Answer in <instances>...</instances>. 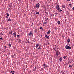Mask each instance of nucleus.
Wrapping results in <instances>:
<instances>
[{"mask_svg":"<svg viewBox=\"0 0 74 74\" xmlns=\"http://www.w3.org/2000/svg\"><path fill=\"white\" fill-rule=\"evenodd\" d=\"M53 48L56 52L58 51L59 50H58V49L57 48V46H56V45H55L53 46Z\"/></svg>","mask_w":74,"mask_h":74,"instance_id":"1","label":"nucleus"},{"mask_svg":"<svg viewBox=\"0 0 74 74\" xmlns=\"http://www.w3.org/2000/svg\"><path fill=\"white\" fill-rule=\"evenodd\" d=\"M56 9L58 11H59L60 12H62V10L60 8L59 5H57L56 6Z\"/></svg>","mask_w":74,"mask_h":74,"instance_id":"2","label":"nucleus"},{"mask_svg":"<svg viewBox=\"0 0 74 74\" xmlns=\"http://www.w3.org/2000/svg\"><path fill=\"white\" fill-rule=\"evenodd\" d=\"M60 56V52H59L57 51L56 52V56L57 57V58H59Z\"/></svg>","mask_w":74,"mask_h":74,"instance_id":"3","label":"nucleus"},{"mask_svg":"<svg viewBox=\"0 0 74 74\" xmlns=\"http://www.w3.org/2000/svg\"><path fill=\"white\" fill-rule=\"evenodd\" d=\"M28 36H31V37H33V33L32 32V31H30L29 32Z\"/></svg>","mask_w":74,"mask_h":74,"instance_id":"4","label":"nucleus"},{"mask_svg":"<svg viewBox=\"0 0 74 74\" xmlns=\"http://www.w3.org/2000/svg\"><path fill=\"white\" fill-rule=\"evenodd\" d=\"M65 48H66V49H71V47L70 46H69L68 45H66L65 46Z\"/></svg>","mask_w":74,"mask_h":74,"instance_id":"5","label":"nucleus"},{"mask_svg":"<svg viewBox=\"0 0 74 74\" xmlns=\"http://www.w3.org/2000/svg\"><path fill=\"white\" fill-rule=\"evenodd\" d=\"M40 6V4L39 3H38L36 4V8L37 9H38L39 8V7Z\"/></svg>","mask_w":74,"mask_h":74,"instance_id":"6","label":"nucleus"},{"mask_svg":"<svg viewBox=\"0 0 74 74\" xmlns=\"http://www.w3.org/2000/svg\"><path fill=\"white\" fill-rule=\"evenodd\" d=\"M16 32H14L13 33V36L14 37L16 38Z\"/></svg>","mask_w":74,"mask_h":74,"instance_id":"7","label":"nucleus"},{"mask_svg":"<svg viewBox=\"0 0 74 74\" xmlns=\"http://www.w3.org/2000/svg\"><path fill=\"white\" fill-rule=\"evenodd\" d=\"M45 37L47 38V39H49V37L47 36V35H45Z\"/></svg>","mask_w":74,"mask_h":74,"instance_id":"8","label":"nucleus"},{"mask_svg":"<svg viewBox=\"0 0 74 74\" xmlns=\"http://www.w3.org/2000/svg\"><path fill=\"white\" fill-rule=\"evenodd\" d=\"M6 18H8V16H9V15H10V14L8 13H7L6 14Z\"/></svg>","mask_w":74,"mask_h":74,"instance_id":"9","label":"nucleus"},{"mask_svg":"<svg viewBox=\"0 0 74 74\" xmlns=\"http://www.w3.org/2000/svg\"><path fill=\"white\" fill-rule=\"evenodd\" d=\"M63 60V58L62 57H60V58L59 60H60V63L61 61H62Z\"/></svg>","mask_w":74,"mask_h":74,"instance_id":"10","label":"nucleus"},{"mask_svg":"<svg viewBox=\"0 0 74 74\" xmlns=\"http://www.w3.org/2000/svg\"><path fill=\"white\" fill-rule=\"evenodd\" d=\"M67 41L68 43H69L70 42V39L68 38L67 40Z\"/></svg>","mask_w":74,"mask_h":74,"instance_id":"11","label":"nucleus"},{"mask_svg":"<svg viewBox=\"0 0 74 74\" xmlns=\"http://www.w3.org/2000/svg\"><path fill=\"white\" fill-rule=\"evenodd\" d=\"M39 46V44H37L36 45V48H38V46Z\"/></svg>","mask_w":74,"mask_h":74,"instance_id":"12","label":"nucleus"},{"mask_svg":"<svg viewBox=\"0 0 74 74\" xmlns=\"http://www.w3.org/2000/svg\"><path fill=\"white\" fill-rule=\"evenodd\" d=\"M51 33V31L50 30L48 31V32H47V34L48 35Z\"/></svg>","mask_w":74,"mask_h":74,"instance_id":"13","label":"nucleus"},{"mask_svg":"<svg viewBox=\"0 0 74 74\" xmlns=\"http://www.w3.org/2000/svg\"><path fill=\"white\" fill-rule=\"evenodd\" d=\"M62 8H66V6L65 5H63L62 6Z\"/></svg>","mask_w":74,"mask_h":74,"instance_id":"14","label":"nucleus"},{"mask_svg":"<svg viewBox=\"0 0 74 74\" xmlns=\"http://www.w3.org/2000/svg\"><path fill=\"white\" fill-rule=\"evenodd\" d=\"M29 41H30V40H29V39H28V40L27 41L26 43H27V44H28V43L29 42Z\"/></svg>","mask_w":74,"mask_h":74,"instance_id":"15","label":"nucleus"},{"mask_svg":"<svg viewBox=\"0 0 74 74\" xmlns=\"http://www.w3.org/2000/svg\"><path fill=\"white\" fill-rule=\"evenodd\" d=\"M57 23H58V24L59 25V24H60V21H58L57 22Z\"/></svg>","mask_w":74,"mask_h":74,"instance_id":"16","label":"nucleus"},{"mask_svg":"<svg viewBox=\"0 0 74 74\" xmlns=\"http://www.w3.org/2000/svg\"><path fill=\"white\" fill-rule=\"evenodd\" d=\"M45 12L46 14H45L46 15H48V12L45 11Z\"/></svg>","mask_w":74,"mask_h":74,"instance_id":"17","label":"nucleus"},{"mask_svg":"<svg viewBox=\"0 0 74 74\" xmlns=\"http://www.w3.org/2000/svg\"><path fill=\"white\" fill-rule=\"evenodd\" d=\"M14 72H15V71H11V73H12V74H14Z\"/></svg>","mask_w":74,"mask_h":74,"instance_id":"18","label":"nucleus"},{"mask_svg":"<svg viewBox=\"0 0 74 74\" xmlns=\"http://www.w3.org/2000/svg\"><path fill=\"white\" fill-rule=\"evenodd\" d=\"M48 18H47L45 19V21H48Z\"/></svg>","mask_w":74,"mask_h":74,"instance_id":"19","label":"nucleus"},{"mask_svg":"<svg viewBox=\"0 0 74 74\" xmlns=\"http://www.w3.org/2000/svg\"><path fill=\"white\" fill-rule=\"evenodd\" d=\"M36 14H38V15L40 14V12H36Z\"/></svg>","mask_w":74,"mask_h":74,"instance_id":"20","label":"nucleus"},{"mask_svg":"<svg viewBox=\"0 0 74 74\" xmlns=\"http://www.w3.org/2000/svg\"><path fill=\"white\" fill-rule=\"evenodd\" d=\"M38 30L37 29H35V32L36 33V32H37Z\"/></svg>","mask_w":74,"mask_h":74,"instance_id":"21","label":"nucleus"},{"mask_svg":"<svg viewBox=\"0 0 74 74\" xmlns=\"http://www.w3.org/2000/svg\"><path fill=\"white\" fill-rule=\"evenodd\" d=\"M67 58V56H65L63 57L64 59H66V58Z\"/></svg>","mask_w":74,"mask_h":74,"instance_id":"22","label":"nucleus"},{"mask_svg":"<svg viewBox=\"0 0 74 74\" xmlns=\"http://www.w3.org/2000/svg\"><path fill=\"white\" fill-rule=\"evenodd\" d=\"M9 34H12V31H11V32H9Z\"/></svg>","mask_w":74,"mask_h":74,"instance_id":"23","label":"nucleus"},{"mask_svg":"<svg viewBox=\"0 0 74 74\" xmlns=\"http://www.w3.org/2000/svg\"><path fill=\"white\" fill-rule=\"evenodd\" d=\"M69 67H70V68H71L72 67V66L71 65H69Z\"/></svg>","mask_w":74,"mask_h":74,"instance_id":"24","label":"nucleus"},{"mask_svg":"<svg viewBox=\"0 0 74 74\" xmlns=\"http://www.w3.org/2000/svg\"><path fill=\"white\" fill-rule=\"evenodd\" d=\"M54 15H55L54 14H51V16H52L53 17V16H54Z\"/></svg>","mask_w":74,"mask_h":74,"instance_id":"25","label":"nucleus"},{"mask_svg":"<svg viewBox=\"0 0 74 74\" xmlns=\"http://www.w3.org/2000/svg\"><path fill=\"white\" fill-rule=\"evenodd\" d=\"M36 67H35V68L33 69V71H36Z\"/></svg>","mask_w":74,"mask_h":74,"instance_id":"26","label":"nucleus"},{"mask_svg":"<svg viewBox=\"0 0 74 74\" xmlns=\"http://www.w3.org/2000/svg\"><path fill=\"white\" fill-rule=\"evenodd\" d=\"M55 15V16H57V15H58V13H56L54 14Z\"/></svg>","mask_w":74,"mask_h":74,"instance_id":"27","label":"nucleus"},{"mask_svg":"<svg viewBox=\"0 0 74 74\" xmlns=\"http://www.w3.org/2000/svg\"><path fill=\"white\" fill-rule=\"evenodd\" d=\"M45 25V24H47V22H45L43 23V25Z\"/></svg>","mask_w":74,"mask_h":74,"instance_id":"28","label":"nucleus"},{"mask_svg":"<svg viewBox=\"0 0 74 74\" xmlns=\"http://www.w3.org/2000/svg\"><path fill=\"white\" fill-rule=\"evenodd\" d=\"M8 45L9 47H11V44L10 43H9Z\"/></svg>","mask_w":74,"mask_h":74,"instance_id":"29","label":"nucleus"},{"mask_svg":"<svg viewBox=\"0 0 74 74\" xmlns=\"http://www.w3.org/2000/svg\"><path fill=\"white\" fill-rule=\"evenodd\" d=\"M18 42L19 43H21V40L20 39H19Z\"/></svg>","mask_w":74,"mask_h":74,"instance_id":"30","label":"nucleus"},{"mask_svg":"<svg viewBox=\"0 0 74 74\" xmlns=\"http://www.w3.org/2000/svg\"><path fill=\"white\" fill-rule=\"evenodd\" d=\"M8 21L9 22H11V20L10 19V18H9L8 20Z\"/></svg>","mask_w":74,"mask_h":74,"instance_id":"31","label":"nucleus"},{"mask_svg":"<svg viewBox=\"0 0 74 74\" xmlns=\"http://www.w3.org/2000/svg\"><path fill=\"white\" fill-rule=\"evenodd\" d=\"M8 10V11H11V9L10 8H9Z\"/></svg>","mask_w":74,"mask_h":74,"instance_id":"32","label":"nucleus"},{"mask_svg":"<svg viewBox=\"0 0 74 74\" xmlns=\"http://www.w3.org/2000/svg\"><path fill=\"white\" fill-rule=\"evenodd\" d=\"M17 37H20V36L19 35H18L17 36Z\"/></svg>","mask_w":74,"mask_h":74,"instance_id":"33","label":"nucleus"},{"mask_svg":"<svg viewBox=\"0 0 74 74\" xmlns=\"http://www.w3.org/2000/svg\"><path fill=\"white\" fill-rule=\"evenodd\" d=\"M2 40H3V38H0V40L2 41Z\"/></svg>","mask_w":74,"mask_h":74,"instance_id":"34","label":"nucleus"},{"mask_svg":"<svg viewBox=\"0 0 74 74\" xmlns=\"http://www.w3.org/2000/svg\"><path fill=\"white\" fill-rule=\"evenodd\" d=\"M47 65H45V66H44V68L45 69V67H47Z\"/></svg>","mask_w":74,"mask_h":74,"instance_id":"35","label":"nucleus"},{"mask_svg":"<svg viewBox=\"0 0 74 74\" xmlns=\"http://www.w3.org/2000/svg\"><path fill=\"white\" fill-rule=\"evenodd\" d=\"M38 49H41V47H40V46L39 47V48H38Z\"/></svg>","mask_w":74,"mask_h":74,"instance_id":"36","label":"nucleus"},{"mask_svg":"<svg viewBox=\"0 0 74 74\" xmlns=\"http://www.w3.org/2000/svg\"><path fill=\"white\" fill-rule=\"evenodd\" d=\"M45 64H43V66H44V67H45Z\"/></svg>","mask_w":74,"mask_h":74,"instance_id":"37","label":"nucleus"},{"mask_svg":"<svg viewBox=\"0 0 74 74\" xmlns=\"http://www.w3.org/2000/svg\"><path fill=\"white\" fill-rule=\"evenodd\" d=\"M40 29H42V30L43 29V28H42V27H40Z\"/></svg>","mask_w":74,"mask_h":74,"instance_id":"38","label":"nucleus"},{"mask_svg":"<svg viewBox=\"0 0 74 74\" xmlns=\"http://www.w3.org/2000/svg\"><path fill=\"white\" fill-rule=\"evenodd\" d=\"M67 1H70V0H67Z\"/></svg>","mask_w":74,"mask_h":74,"instance_id":"39","label":"nucleus"},{"mask_svg":"<svg viewBox=\"0 0 74 74\" xmlns=\"http://www.w3.org/2000/svg\"><path fill=\"white\" fill-rule=\"evenodd\" d=\"M71 4H69V6H70H70H71Z\"/></svg>","mask_w":74,"mask_h":74,"instance_id":"40","label":"nucleus"},{"mask_svg":"<svg viewBox=\"0 0 74 74\" xmlns=\"http://www.w3.org/2000/svg\"><path fill=\"white\" fill-rule=\"evenodd\" d=\"M72 10H74V7H73L72 8Z\"/></svg>","mask_w":74,"mask_h":74,"instance_id":"41","label":"nucleus"},{"mask_svg":"<svg viewBox=\"0 0 74 74\" xmlns=\"http://www.w3.org/2000/svg\"><path fill=\"white\" fill-rule=\"evenodd\" d=\"M4 47H5V48H6V47H6V46H4Z\"/></svg>","mask_w":74,"mask_h":74,"instance_id":"42","label":"nucleus"},{"mask_svg":"<svg viewBox=\"0 0 74 74\" xmlns=\"http://www.w3.org/2000/svg\"><path fill=\"white\" fill-rule=\"evenodd\" d=\"M8 48H10V47H8Z\"/></svg>","mask_w":74,"mask_h":74,"instance_id":"43","label":"nucleus"}]
</instances>
